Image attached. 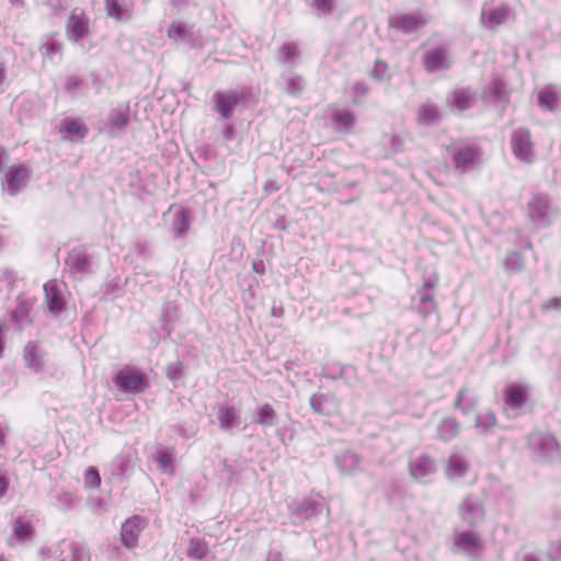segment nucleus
I'll use <instances>...</instances> for the list:
<instances>
[{
    "mask_svg": "<svg viewBox=\"0 0 561 561\" xmlns=\"http://www.w3.org/2000/svg\"><path fill=\"white\" fill-rule=\"evenodd\" d=\"M559 215V207L547 194L536 193L527 203V217L536 228H546L552 225Z\"/></svg>",
    "mask_w": 561,
    "mask_h": 561,
    "instance_id": "f257e3e1",
    "label": "nucleus"
},
{
    "mask_svg": "<svg viewBox=\"0 0 561 561\" xmlns=\"http://www.w3.org/2000/svg\"><path fill=\"white\" fill-rule=\"evenodd\" d=\"M117 390L124 394L137 396L146 392L150 381L145 371L136 366H124L113 377Z\"/></svg>",
    "mask_w": 561,
    "mask_h": 561,
    "instance_id": "f03ea898",
    "label": "nucleus"
},
{
    "mask_svg": "<svg viewBox=\"0 0 561 561\" xmlns=\"http://www.w3.org/2000/svg\"><path fill=\"white\" fill-rule=\"evenodd\" d=\"M528 447L535 460L553 461L559 458V444L550 433L535 432L528 436Z\"/></svg>",
    "mask_w": 561,
    "mask_h": 561,
    "instance_id": "7ed1b4c3",
    "label": "nucleus"
},
{
    "mask_svg": "<svg viewBox=\"0 0 561 561\" xmlns=\"http://www.w3.org/2000/svg\"><path fill=\"white\" fill-rule=\"evenodd\" d=\"M514 19L515 12L510 5L484 3L481 10L480 23L484 28L495 31Z\"/></svg>",
    "mask_w": 561,
    "mask_h": 561,
    "instance_id": "20e7f679",
    "label": "nucleus"
},
{
    "mask_svg": "<svg viewBox=\"0 0 561 561\" xmlns=\"http://www.w3.org/2000/svg\"><path fill=\"white\" fill-rule=\"evenodd\" d=\"M514 156L522 162L531 163L536 160L535 146L530 131L526 128H516L511 138Z\"/></svg>",
    "mask_w": 561,
    "mask_h": 561,
    "instance_id": "39448f33",
    "label": "nucleus"
},
{
    "mask_svg": "<svg viewBox=\"0 0 561 561\" xmlns=\"http://www.w3.org/2000/svg\"><path fill=\"white\" fill-rule=\"evenodd\" d=\"M447 150L453 158L455 170L460 174L472 170L479 157V150L476 146L454 144Z\"/></svg>",
    "mask_w": 561,
    "mask_h": 561,
    "instance_id": "423d86ee",
    "label": "nucleus"
},
{
    "mask_svg": "<svg viewBox=\"0 0 561 561\" xmlns=\"http://www.w3.org/2000/svg\"><path fill=\"white\" fill-rule=\"evenodd\" d=\"M31 171L24 164H14L8 168L1 183L3 192L10 196L18 195L27 185Z\"/></svg>",
    "mask_w": 561,
    "mask_h": 561,
    "instance_id": "0eeeda50",
    "label": "nucleus"
},
{
    "mask_svg": "<svg viewBox=\"0 0 561 561\" xmlns=\"http://www.w3.org/2000/svg\"><path fill=\"white\" fill-rule=\"evenodd\" d=\"M459 517L469 527H478L485 519L484 505L476 495L466 496L459 505Z\"/></svg>",
    "mask_w": 561,
    "mask_h": 561,
    "instance_id": "6e6552de",
    "label": "nucleus"
},
{
    "mask_svg": "<svg viewBox=\"0 0 561 561\" xmlns=\"http://www.w3.org/2000/svg\"><path fill=\"white\" fill-rule=\"evenodd\" d=\"M146 528V522L138 515L127 518L121 527V541L129 551L138 547L139 537Z\"/></svg>",
    "mask_w": 561,
    "mask_h": 561,
    "instance_id": "1a4fd4ad",
    "label": "nucleus"
},
{
    "mask_svg": "<svg viewBox=\"0 0 561 561\" xmlns=\"http://www.w3.org/2000/svg\"><path fill=\"white\" fill-rule=\"evenodd\" d=\"M211 101L214 111L219 114L220 118L228 121L233 116L236 107L241 102V95L232 91H217L214 93Z\"/></svg>",
    "mask_w": 561,
    "mask_h": 561,
    "instance_id": "9d476101",
    "label": "nucleus"
},
{
    "mask_svg": "<svg viewBox=\"0 0 561 561\" xmlns=\"http://www.w3.org/2000/svg\"><path fill=\"white\" fill-rule=\"evenodd\" d=\"M454 547L458 552L474 558L482 550V539L476 531H458L454 536Z\"/></svg>",
    "mask_w": 561,
    "mask_h": 561,
    "instance_id": "9b49d317",
    "label": "nucleus"
},
{
    "mask_svg": "<svg viewBox=\"0 0 561 561\" xmlns=\"http://www.w3.org/2000/svg\"><path fill=\"white\" fill-rule=\"evenodd\" d=\"M530 386L528 383H510L504 391V402L507 411L517 412L528 401Z\"/></svg>",
    "mask_w": 561,
    "mask_h": 561,
    "instance_id": "f8f14e48",
    "label": "nucleus"
},
{
    "mask_svg": "<svg viewBox=\"0 0 561 561\" xmlns=\"http://www.w3.org/2000/svg\"><path fill=\"white\" fill-rule=\"evenodd\" d=\"M411 477L420 482H427V479L436 473L437 465L435 459L427 455H419L409 462Z\"/></svg>",
    "mask_w": 561,
    "mask_h": 561,
    "instance_id": "ddd939ff",
    "label": "nucleus"
},
{
    "mask_svg": "<svg viewBox=\"0 0 561 561\" xmlns=\"http://www.w3.org/2000/svg\"><path fill=\"white\" fill-rule=\"evenodd\" d=\"M450 65L449 54L443 47L431 49L423 55L424 69L430 73L445 71L450 68Z\"/></svg>",
    "mask_w": 561,
    "mask_h": 561,
    "instance_id": "4468645a",
    "label": "nucleus"
},
{
    "mask_svg": "<svg viewBox=\"0 0 561 561\" xmlns=\"http://www.w3.org/2000/svg\"><path fill=\"white\" fill-rule=\"evenodd\" d=\"M45 301L48 310L54 313H60L65 308L64 285L57 280H49L44 285Z\"/></svg>",
    "mask_w": 561,
    "mask_h": 561,
    "instance_id": "2eb2a0df",
    "label": "nucleus"
},
{
    "mask_svg": "<svg viewBox=\"0 0 561 561\" xmlns=\"http://www.w3.org/2000/svg\"><path fill=\"white\" fill-rule=\"evenodd\" d=\"M89 33V19L85 14L72 13L66 23V35L70 42L78 43Z\"/></svg>",
    "mask_w": 561,
    "mask_h": 561,
    "instance_id": "dca6fc26",
    "label": "nucleus"
},
{
    "mask_svg": "<svg viewBox=\"0 0 561 561\" xmlns=\"http://www.w3.org/2000/svg\"><path fill=\"white\" fill-rule=\"evenodd\" d=\"M312 411L321 415H333L339 411V403L330 393H314L309 400Z\"/></svg>",
    "mask_w": 561,
    "mask_h": 561,
    "instance_id": "f3484780",
    "label": "nucleus"
},
{
    "mask_svg": "<svg viewBox=\"0 0 561 561\" xmlns=\"http://www.w3.org/2000/svg\"><path fill=\"white\" fill-rule=\"evenodd\" d=\"M88 127L78 118H65L60 124V134L65 140L81 141L88 136Z\"/></svg>",
    "mask_w": 561,
    "mask_h": 561,
    "instance_id": "a211bd4d",
    "label": "nucleus"
},
{
    "mask_svg": "<svg viewBox=\"0 0 561 561\" xmlns=\"http://www.w3.org/2000/svg\"><path fill=\"white\" fill-rule=\"evenodd\" d=\"M339 471L345 474H354L362 470V458L352 450H344L334 457Z\"/></svg>",
    "mask_w": 561,
    "mask_h": 561,
    "instance_id": "6ab92c4d",
    "label": "nucleus"
},
{
    "mask_svg": "<svg viewBox=\"0 0 561 561\" xmlns=\"http://www.w3.org/2000/svg\"><path fill=\"white\" fill-rule=\"evenodd\" d=\"M66 265L72 274H85L90 271V260L83 249L77 248L69 252Z\"/></svg>",
    "mask_w": 561,
    "mask_h": 561,
    "instance_id": "aec40b11",
    "label": "nucleus"
},
{
    "mask_svg": "<svg viewBox=\"0 0 561 561\" xmlns=\"http://www.w3.org/2000/svg\"><path fill=\"white\" fill-rule=\"evenodd\" d=\"M561 89L549 84L538 92V103L546 111H556L560 105Z\"/></svg>",
    "mask_w": 561,
    "mask_h": 561,
    "instance_id": "412c9836",
    "label": "nucleus"
},
{
    "mask_svg": "<svg viewBox=\"0 0 561 561\" xmlns=\"http://www.w3.org/2000/svg\"><path fill=\"white\" fill-rule=\"evenodd\" d=\"M216 417L220 430L224 432H230L240 424L238 412L232 405H219L217 408Z\"/></svg>",
    "mask_w": 561,
    "mask_h": 561,
    "instance_id": "4be33fe9",
    "label": "nucleus"
},
{
    "mask_svg": "<svg viewBox=\"0 0 561 561\" xmlns=\"http://www.w3.org/2000/svg\"><path fill=\"white\" fill-rule=\"evenodd\" d=\"M477 100L476 92L470 88L456 89L448 100L458 111L463 112L472 107Z\"/></svg>",
    "mask_w": 561,
    "mask_h": 561,
    "instance_id": "5701e85b",
    "label": "nucleus"
},
{
    "mask_svg": "<svg viewBox=\"0 0 561 561\" xmlns=\"http://www.w3.org/2000/svg\"><path fill=\"white\" fill-rule=\"evenodd\" d=\"M469 469V462L467 459L458 453L450 455L447 467L446 476L448 479H459L466 476Z\"/></svg>",
    "mask_w": 561,
    "mask_h": 561,
    "instance_id": "b1692460",
    "label": "nucleus"
},
{
    "mask_svg": "<svg viewBox=\"0 0 561 561\" xmlns=\"http://www.w3.org/2000/svg\"><path fill=\"white\" fill-rule=\"evenodd\" d=\"M169 213L173 214L171 229L176 238L184 236L191 226L190 213L183 208L170 207Z\"/></svg>",
    "mask_w": 561,
    "mask_h": 561,
    "instance_id": "393cba45",
    "label": "nucleus"
},
{
    "mask_svg": "<svg viewBox=\"0 0 561 561\" xmlns=\"http://www.w3.org/2000/svg\"><path fill=\"white\" fill-rule=\"evenodd\" d=\"M44 353L39 346L35 343H27L24 347V360L26 366L34 373H38L44 366Z\"/></svg>",
    "mask_w": 561,
    "mask_h": 561,
    "instance_id": "a878e982",
    "label": "nucleus"
},
{
    "mask_svg": "<svg viewBox=\"0 0 561 561\" xmlns=\"http://www.w3.org/2000/svg\"><path fill=\"white\" fill-rule=\"evenodd\" d=\"M426 23L421 16L415 14H404L392 19L390 24L392 27L398 28L404 33H411L423 26Z\"/></svg>",
    "mask_w": 561,
    "mask_h": 561,
    "instance_id": "bb28decb",
    "label": "nucleus"
},
{
    "mask_svg": "<svg viewBox=\"0 0 561 561\" xmlns=\"http://www.w3.org/2000/svg\"><path fill=\"white\" fill-rule=\"evenodd\" d=\"M460 433V424L454 417L443 419L436 428L438 439L448 442Z\"/></svg>",
    "mask_w": 561,
    "mask_h": 561,
    "instance_id": "cd10ccee",
    "label": "nucleus"
},
{
    "mask_svg": "<svg viewBox=\"0 0 561 561\" xmlns=\"http://www.w3.org/2000/svg\"><path fill=\"white\" fill-rule=\"evenodd\" d=\"M253 421L264 427H271L276 425L277 414L271 404L265 403L257 408Z\"/></svg>",
    "mask_w": 561,
    "mask_h": 561,
    "instance_id": "c85d7f7f",
    "label": "nucleus"
},
{
    "mask_svg": "<svg viewBox=\"0 0 561 561\" xmlns=\"http://www.w3.org/2000/svg\"><path fill=\"white\" fill-rule=\"evenodd\" d=\"M496 425V416L490 410L482 411L477 414L474 426L483 434L490 433Z\"/></svg>",
    "mask_w": 561,
    "mask_h": 561,
    "instance_id": "c756f323",
    "label": "nucleus"
},
{
    "mask_svg": "<svg viewBox=\"0 0 561 561\" xmlns=\"http://www.w3.org/2000/svg\"><path fill=\"white\" fill-rule=\"evenodd\" d=\"M44 59L53 61L56 56H61L62 45L53 37H46L39 46Z\"/></svg>",
    "mask_w": 561,
    "mask_h": 561,
    "instance_id": "7c9ffc66",
    "label": "nucleus"
},
{
    "mask_svg": "<svg viewBox=\"0 0 561 561\" xmlns=\"http://www.w3.org/2000/svg\"><path fill=\"white\" fill-rule=\"evenodd\" d=\"M298 56L297 47L293 43H286L277 53V61L285 67L295 66Z\"/></svg>",
    "mask_w": 561,
    "mask_h": 561,
    "instance_id": "2f4dec72",
    "label": "nucleus"
},
{
    "mask_svg": "<svg viewBox=\"0 0 561 561\" xmlns=\"http://www.w3.org/2000/svg\"><path fill=\"white\" fill-rule=\"evenodd\" d=\"M477 398L474 396L468 397L467 389L463 388L459 390L455 401V407L459 409L463 414L471 413L477 408Z\"/></svg>",
    "mask_w": 561,
    "mask_h": 561,
    "instance_id": "473e14b6",
    "label": "nucleus"
},
{
    "mask_svg": "<svg viewBox=\"0 0 561 561\" xmlns=\"http://www.w3.org/2000/svg\"><path fill=\"white\" fill-rule=\"evenodd\" d=\"M168 36L176 43H186L191 39L192 34L183 23L173 22L168 28Z\"/></svg>",
    "mask_w": 561,
    "mask_h": 561,
    "instance_id": "72a5a7b5",
    "label": "nucleus"
},
{
    "mask_svg": "<svg viewBox=\"0 0 561 561\" xmlns=\"http://www.w3.org/2000/svg\"><path fill=\"white\" fill-rule=\"evenodd\" d=\"M332 121L335 127L344 133L351 131L355 123V118L352 113L347 111H337L333 114Z\"/></svg>",
    "mask_w": 561,
    "mask_h": 561,
    "instance_id": "f704fd0d",
    "label": "nucleus"
},
{
    "mask_svg": "<svg viewBox=\"0 0 561 561\" xmlns=\"http://www.w3.org/2000/svg\"><path fill=\"white\" fill-rule=\"evenodd\" d=\"M208 553L207 543L201 539L193 538L190 540L187 556L190 558L202 560Z\"/></svg>",
    "mask_w": 561,
    "mask_h": 561,
    "instance_id": "c9c22d12",
    "label": "nucleus"
},
{
    "mask_svg": "<svg viewBox=\"0 0 561 561\" xmlns=\"http://www.w3.org/2000/svg\"><path fill=\"white\" fill-rule=\"evenodd\" d=\"M484 96L486 99H493L499 103H506L507 96L504 82L501 80L493 81L490 89L485 92Z\"/></svg>",
    "mask_w": 561,
    "mask_h": 561,
    "instance_id": "e433bc0d",
    "label": "nucleus"
},
{
    "mask_svg": "<svg viewBox=\"0 0 561 561\" xmlns=\"http://www.w3.org/2000/svg\"><path fill=\"white\" fill-rule=\"evenodd\" d=\"M438 118V110L434 104L425 103L419 110V121L423 124H432Z\"/></svg>",
    "mask_w": 561,
    "mask_h": 561,
    "instance_id": "4c0bfd02",
    "label": "nucleus"
},
{
    "mask_svg": "<svg viewBox=\"0 0 561 561\" xmlns=\"http://www.w3.org/2000/svg\"><path fill=\"white\" fill-rule=\"evenodd\" d=\"M110 125L114 128L122 129L128 124L126 110L122 107L113 108L108 116Z\"/></svg>",
    "mask_w": 561,
    "mask_h": 561,
    "instance_id": "58836bf2",
    "label": "nucleus"
},
{
    "mask_svg": "<svg viewBox=\"0 0 561 561\" xmlns=\"http://www.w3.org/2000/svg\"><path fill=\"white\" fill-rule=\"evenodd\" d=\"M106 13L108 16L122 21L127 12L126 7L119 0H105Z\"/></svg>",
    "mask_w": 561,
    "mask_h": 561,
    "instance_id": "ea45409f",
    "label": "nucleus"
},
{
    "mask_svg": "<svg viewBox=\"0 0 561 561\" xmlns=\"http://www.w3.org/2000/svg\"><path fill=\"white\" fill-rule=\"evenodd\" d=\"M524 267L523 257L518 252H511L504 261V268L511 273L520 272Z\"/></svg>",
    "mask_w": 561,
    "mask_h": 561,
    "instance_id": "a19ab883",
    "label": "nucleus"
},
{
    "mask_svg": "<svg viewBox=\"0 0 561 561\" xmlns=\"http://www.w3.org/2000/svg\"><path fill=\"white\" fill-rule=\"evenodd\" d=\"M129 457L126 455H118L111 463L112 473L114 476L123 477L127 473L129 468Z\"/></svg>",
    "mask_w": 561,
    "mask_h": 561,
    "instance_id": "79ce46f5",
    "label": "nucleus"
},
{
    "mask_svg": "<svg viewBox=\"0 0 561 561\" xmlns=\"http://www.w3.org/2000/svg\"><path fill=\"white\" fill-rule=\"evenodd\" d=\"M417 295L420 296V311L424 316L433 312L436 308L434 298L431 295L424 293L423 289H419Z\"/></svg>",
    "mask_w": 561,
    "mask_h": 561,
    "instance_id": "37998d69",
    "label": "nucleus"
},
{
    "mask_svg": "<svg viewBox=\"0 0 561 561\" xmlns=\"http://www.w3.org/2000/svg\"><path fill=\"white\" fill-rule=\"evenodd\" d=\"M101 484V477L95 467H89L84 473V486L87 489H98Z\"/></svg>",
    "mask_w": 561,
    "mask_h": 561,
    "instance_id": "c03bdc74",
    "label": "nucleus"
},
{
    "mask_svg": "<svg viewBox=\"0 0 561 561\" xmlns=\"http://www.w3.org/2000/svg\"><path fill=\"white\" fill-rule=\"evenodd\" d=\"M305 88L304 79L299 76H291L286 81V92L290 95H298Z\"/></svg>",
    "mask_w": 561,
    "mask_h": 561,
    "instance_id": "a18cd8bd",
    "label": "nucleus"
},
{
    "mask_svg": "<svg viewBox=\"0 0 561 561\" xmlns=\"http://www.w3.org/2000/svg\"><path fill=\"white\" fill-rule=\"evenodd\" d=\"M311 5L319 15H328L333 11L334 0H311Z\"/></svg>",
    "mask_w": 561,
    "mask_h": 561,
    "instance_id": "49530a36",
    "label": "nucleus"
},
{
    "mask_svg": "<svg viewBox=\"0 0 561 561\" xmlns=\"http://www.w3.org/2000/svg\"><path fill=\"white\" fill-rule=\"evenodd\" d=\"M71 553L75 561H90V551L84 545L72 546Z\"/></svg>",
    "mask_w": 561,
    "mask_h": 561,
    "instance_id": "de8ad7c7",
    "label": "nucleus"
},
{
    "mask_svg": "<svg viewBox=\"0 0 561 561\" xmlns=\"http://www.w3.org/2000/svg\"><path fill=\"white\" fill-rule=\"evenodd\" d=\"M156 459L160 468H162L165 472H172L173 461L171 456L165 450H159Z\"/></svg>",
    "mask_w": 561,
    "mask_h": 561,
    "instance_id": "09e8293b",
    "label": "nucleus"
},
{
    "mask_svg": "<svg viewBox=\"0 0 561 561\" xmlns=\"http://www.w3.org/2000/svg\"><path fill=\"white\" fill-rule=\"evenodd\" d=\"M318 512V504L313 501H304L299 505V513L304 518H310L314 516Z\"/></svg>",
    "mask_w": 561,
    "mask_h": 561,
    "instance_id": "8fccbe9b",
    "label": "nucleus"
},
{
    "mask_svg": "<svg viewBox=\"0 0 561 561\" xmlns=\"http://www.w3.org/2000/svg\"><path fill=\"white\" fill-rule=\"evenodd\" d=\"M371 77L378 81L388 78V66L382 61H377L370 72Z\"/></svg>",
    "mask_w": 561,
    "mask_h": 561,
    "instance_id": "3c124183",
    "label": "nucleus"
},
{
    "mask_svg": "<svg viewBox=\"0 0 561 561\" xmlns=\"http://www.w3.org/2000/svg\"><path fill=\"white\" fill-rule=\"evenodd\" d=\"M32 533V527L30 524L22 523L20 520L16 522L14 526V534L20 540H25Z\"/></svg>",
    "mask_w": 561,
    "mask_h": 561,
    "instance_id": "603ef678",
    "label": "nucleus"
},
{
    "mask_svg": "<svg viewBox=\"0 0 561 561\" xmlns=\"http://www.w3.org/2000/svg\"><path fill=\"white\" fill-rule=\"evenodd\" d=\"M176 433L183 438H191L195 435L196 430L193 426H187L185 423L175 426Z\"/></svg>",
    "mask_w": 561,
    "mask_h": 561,
    "instance_id": "864d4df0",
    "label": "nucleus"
},
{
    "mask_svg": "<svg viewBox=\"0 0 561 561\" xmlns=\"http://www.w3.org/2000/svg\"><path fill=\"white\" fill-rule=\"evenodd\" d=\"M548 557L551 561H561V541L553 542L550 546Z\"/></svg>",
    "mask_w": 561,
    "mask_h": 561,
    "instance_id": "5fc2aeb1",
    "label": "nucleus"
},
{
    "mask_svg": "<svg viewBox=\"0 0 561 561\" xmlns=\"http://www.w3.org/2000/svg\"><path fill=\"white\" fill-rule=\"evenodd\" d=\"M82 84V80L76 76H71L68 78L66 82L67 92L73 94L75 91Z\"/></svg>",
    "mask_w": 561,
    "mask_h": 561,
    "instance_id": "6e6d98bb",
    "label": "nucleus"
},
{
    "mask_svg": "<svg viewBox=\"0 0 561 561\" xmlns=\"http://www.w3.org/2000/svg\"><path fill=\"white\" fill-rule=\"evenodd\" d=\"M182 364L176 362L168 367V377L171 380H175L180 377Z\"/></svg>",
    "mask_w": 561,
    "mask_h": 561,
    "instance_id": "4d7b16f0",
    "label": "nucleus"
},
{
    "mask_svg": "<svg viewBox=\"0 0 561 561\" xmlns=\"http://www.w3.org/2000/svg\"><path fill=\"white\" fill-rule=\"evenodd\" d=\"M560 308H561V299L557 298V297L550 298L542 306V309L545 311L552 310V309H560Z\"/></svg>",
    "mask_w": 561,
    "mask_h": 561,
    "instance_id": "13d9d810",
    "label": "nucleus"
},
{
    "mask_svg": "<svg viewBox=\"0 0 561 561\" xmlns=\"http://www.w3.org/2000/svg\"><path fill=\"white\" fill-rule=\"evenodd\" d=\"M59 501L61 502V505L64 508H70L73 503H75V500H73V496L70 494V493H62L60 496H59Z\"/></svg>",
    "mask_w": 561,
    "mask_h": 561,
    "instance_id": "bf43d9fd",
    "label": "nucleus"
},
{
    "mask_svg": "<svg viewBox=\"0 0 561 561\" xmlns=\"http://www.w3.org/2000/svg\"><path fill=\"white\" fill-rule=\"evenodd\" d=\"M234 136V127L231 124H226L222 129V138L226 140H231Z\"/></svg>",
    "mask_w": 561,
    "mask_h": 561,
    "instance_id": "052dcab7",
    "label": "nucleus"
},
{
    "mask_svg": "<svg viewBox=\"0 0 561 561\" xmlns=\"http://www.w3.org/2000/svg\"><path fill=\"white\" fill-rule=\"evenodd\" d=\"M516 561H539V560L534 553L525 552L522 556H518Z\"/></svg>",
    "mask_w": 561,
    "mask_h": 561,
    "instance_id": "680f3d73",
    "label": "nucleus"
},
{
    "mask_svg": "<svg viewBox=\"0 0 561 561\" xmlns=\"http://www.w3.org/2000/svg\"><path fill=\"white\" fill-rule=\"evenodd\" d=\"M9 482L4 477L0 476V499L7 493Z\"/></svg>",
    "mask_w": 561,
    "mask_h": 561,
    "instance_id": "e2e57ef3",
    "label": "nucleus"
},
{
    "mask_svg": "<svg viewBox=\"0 0 561 561\" xmlns=\"http://www.w3.org/2000/svg\"><path fill=\"white\" fill-rule=\"evenodd\" d=\"M438 278L435 277L434 279H427L424 282L421 289L425 293L426 289H432L437 285Z\"/></svg>",
    "mask_w": 561,
    "mask_h": 561,
    "instance_id": "0e129e2a",
    "label": "nucleus"
},
{
    "mask_svg": "<svg viewBox=\"0 0 561 561\" xmlns=\"http://www.w3.org/2000/svg\"><path fill=\"white\" fill-rule=\"evenodd\" d=\"M253 271L257 274L264 273V264L262 261L253 262Z\"/></svg>",
    "mask_w": 561,
    "mask_h": 561,
    "instance_id": "69168bd1",
    "label": "nucleus"
},
{
    "mask_svg": "<svg viewBox=\"0 0 561 561\" xmlns=\"http://www.w3.org/2000/svg\"><path fill=\"white\" fill-rule=\"evenodd\" d=\"M354 89H355L356 93H362V94H366L367 93V89H366V87L363 83H356Z\"/></svg>",
    "mask_w": 561,
    "mask_h": 561,
    "instance_id": "338daca9",
    "label": "nucleus"
},
{
    "mask_svg": "<svg viewBox=\"0 0 561 561\" xmlns=\"http://www.w3.org/2000/svg\"><path fill=\"white\" fill-rule=\"evenodd\" d=\"M4 439H5V428L0 423V447L4 445Z\"/></svg>",
    "mask_w": 561,
    "mask_h": 561,
    "instance_id": "774afa93",
    "label": "nucleus"
}]
</instances>
